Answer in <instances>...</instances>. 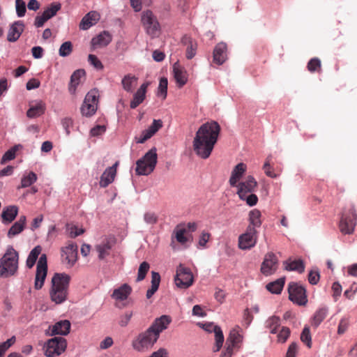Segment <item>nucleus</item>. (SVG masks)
I'll list each match as a JSON object with an SVG mask.
<instances>
[{
	"instance_id": "2eb2a0df",
	"label": "nucleus",
	"mask_w": 357,
	"mask_h": 357,
	"mask_svg": "<svg viewBox=\"0 0 357 357\" xmlns=\"http://www.w3.org/2000/svg\"><path fill=\"white\" fill-rule=\"evenodd\" d=\"M62 257L63 261L68 267H72L77 257V245L74 243H69L62 248Z\"/></svg>"
},
{
	"instance_id": "c9c22d12",
	"label": "nucleus",
	"mask_w": 357,
	"mask_h": 357,
	"mask_svg": "<svg viewBox=\"0 0 357 357\" xmlns=\"http://www.w3.org/2000/svg\"><path fill=\"white\" fill-rule=\"evenodd\" d=\"M84 75L85 71L82 69L77 70L73 73L70 77V83L69 86V91L71 93H74L75 92L76 87L79 84L81 77Z\"/></svg>"
},
{
	"instance_id": "338daca9",
	"label": "nucleus",
	"mask_w": 357,
	"mask_h": 357,
	"mask_svg": "<svg viewBox=\"0 0 357 357\" xmlns=\"http://www.w3.org/2000/svg\"><path fill=\"white\" fill-rule=\"evenodd\" d=\"M298 345L296 342H292L289 346L286 357H295L297 352Z\"/></svg>"
},
{
	"instance_id": "3c124183",
	"label": "nucleus",
	"mask_w": 357,
	"mask_h": 357,
	"mask_svg": "<svg viewBox=\"0 0 357 357\" xmlns=\"http://www.w3.org/2000/svg\"><path fill=\"white\" fill-rule=\"evenodd\" d=\"M73 51V45L70 41L63 43L59 48V55L65 57L71 54Z\"/></svg>"
},
{
	"instance_id": "5701e85b",
	"label": "nucleus",
	"mask_w": 357,
	"mask_h": 357,
	"mask_svg": "<svg viewBox=\"0 0 357 357\" xmlns=\"http://www.w3.org/2000/svg\"><path fill=\"white\" fill-rule=\"evenodd\" d=\"M100 14L96 11H90L83 17L80 23L79 29L82 30H87L93 25L96 24L100 20Z\"/></svg>"
},
{
	"instance_id": "864d4df0",
	"label": "nucleus",
	"mask_w": 357,
	"mask_h": 357,
	"mask_svg": "<svg viewBox=\"0 0 357 357\" xmlns=\"http://www.w3.org/2000/svg\"><path fill=\"white\" fill-rule=\"evenodd\" d=\"M307 69L310 72L321 70V61L317 58L312 59L307 63Z\"/></svg>"
},
{
	"instance_id": "4be33fe9",
	"label": "nucleus",
	"mask_w": 357,
	"mask_h": 357,
	"mask_svg": "<svg viewBox=\"0 0 357 357\" xmlns=\"http://www.w3.org/2000/svg\"><path fill=\"white\" fill-rule=\"evenodd\" d=\"M174 77L179 88L183 87L188 82V74L183 67L177 61L173 65Z\"/></svg>"
},
{
	"instance_id": "9d476101",
	"label": "nucleus",
	"mask_w": 357,
	"mask_h": 357,
	"mask_svg": "<svg viewBox=\"0 0 357 357\" xmlns=\"http://www.w3.org/2000/svg\"><path fill=\"white\" fill-rule=\"evenodd\" d=\"M98 91L96 89H92L88 92L80 109L83 116L91 117L96 113L98 108Z\"/></svg>"
},
{
	"instance_id": "7ed1b4c3",
	"label": "nucleus",
	"mask_w": 357,
	"mask_h": 357,
	"mask_svg": "<svg viewBox=\"0 0 357 357\" xmlns=\"http://www.w3.org/2000/svg\"><path fill=\"white\" fill-rule=\"evenodd\" d=\"M170 322L171 319L167 315L156 319L146 331L139 333L132 341L134 349L142 352L151 349L156 342L160 333L167 328Z\"/></svg>"
},
{
	"instance_id": "f03ea898",
	"label": "nucleus",
	"mask_w": 357,
	"mask_h": 357,
	"mask_svg": "<svg viewBox=\"0 0 357 357\" xmlns=\"http://www.w3.org/2000/svg\"><path fill=\"white\" fill-rule=\"evenodd\" d=\"M220 126L216 121L207 122L202 125L193 139V149L202 159L208 158L217 142Z\"/></svg>"
},
{
	"instance_id": "ea45409f",
	"label": "nucleus",
	"mask_w": 357,
	"mask_h": 357,
	"mask_svg": "<svg viewBox=\"0 0 357 357\" xmlns=\"http://www.w3.org/2000/svg\"><path fill=\"white\" fill-rule=\"evenodd\" d=\"M41 251H42V248L40 245L36 246L31 251V252L29 253L28 258L26 259V266L29 268H31L34 266V264L38 257V255L40 254Z\"/></svg>"
},
{
	"instance_id": "f257e3e1",
	"label": "nucleus",
	"mask_w": 357,
	"mask_h": 357,
	"mask_svg": "<svg viewBox=\"0 0 357 357\" xmlns=\"http://www.w3.org/2000/svg\"><path fill=\"white\" fill-rule=\"evenodd\" d=\"M220 126L216 121L207 122L202 125L193 139V149L202 159L208 158L217 142Z\"/></svg>"
},
{
	"instance_id": "4c0bfd02",
	"label": "nucleus",
	"mask_w": 357,
	"mask_h": 357,
	"mask_svg": "<svg viewBox=\"0 0 357 357\" xmlns=\"http://www.w3.org/2000/svg\"><path fill=\"white\" fill-rule=\"evenodd\" d=\"M328 308L327 307H321L319 309H318L312 319V326L317 328V326H319V324L325 319V318L326 317L327 314H328Z\"/></svg>"
},
{
	"instance_id": "4468645a",
	"label": "nucleus",
	"mask_w": 357,
	"mask_h": 357,
	"mask_svg": "<svg viewBox=\"0 0 357 357\" xmlns=\"http://www.w3.org/2000/svg\"><path fill=\"white\" fill-rule=\"evenodd\" d=\"M278 266V259L273 252H268L264 259L261 266V272L264 275L273 274Z\"/></svg>"
},
{
	"instance_id": "dca6fc26",
	"label": "nucleus",
	"mask_w": 357,
	"mask_h": 357,
	"mask_svg": "<svg viewBox=\"0 0 357 357\" xmlns=\"http://www.w3.org/2000/svg\"><path fill=\"white\" fill-rule=\"evenodd\" d=\"M70 276L66 273H56L52 278V290H67L69 287Z\"/></svg>"
},
{
	"instance_id": "0eeeda50",
	"label": "nucleus",
	"mask_w": 357,
	"mask_h": 357,
	"mask_svg": "<svg viewBox=\"0 0 357 357\" xmlns=\"http://www.w3.org/2000/svg\"><path fill=\"white\" fill-rule=\"evenodd\" d=\"M357 214L354 206L344 208L340 222L339 229L343 234H351L356 225Z\"/></svg>"
},
{
	"instance_id": "1a4fd4ad",
	"label": "nucleus",
	"mask_w": 357,
	"mask_h": 357,
	"mask_svg": "<svg viewBox=\"0 0 357 357\" xmlns=\"http://www.w3.org/2000/svg\"><path fill=\"white\" fill-rule=\"evenodd\" d=\"M67 347V341L62 337H54L48 340L45 346V355L47 357L60 356Z\"/></svg>"
},
{
	"instance_id": "bf43d9fd",
	"label": "nucleus",
	"mask_w": 357,
	"mask_h": 357,
	"mask_svg": "<svg viewBox=\"0 0 357 357\" xmlns=\"http://www.w3.org/2000/svg\"><path fill=\"white\" fill-rule=\"evenodd\" d=\"M290 335V330L287 327H282L280 330L278 337V341L281 342H284L288 339L289 336Z\"/></svg>"
},
{
	"instance_id": "aec40b11",
	"label": "nucleus",
	"mask_w": 357,
	"mask_h": 357,
	"mask_svg": "<svg viewBox=\"0 0 357 357\" xmlns=\"http://www.w3.org/2000/svg\"><path fill=\"white\" fill-rule=\"evenodd\" d=\"M119 162H116L112 167L107 168L100 176L99 182L101 188H106L109 184L112 183L116 174V168Z\"/></svg>"
},
{
	"instance_id": "0e129e2a",
	"label": "nucleus",
	"mask_w": 357,
	"mask_h": 357,
	"mask_svg": "<svg viewBox=\"0 0 357 357\" xmlns=\"http://www.w3.org/2000/svg\"><path fill=\"white\" fill-rule=\"evenodd\" d=\"M105 130L106 127L105 126H96L91 130L90 133L91 136L96 137L102 135Z\"/></svg>"
},
{
	"instance_id": "9b49d317",
	"label": "nucleus",
	"mask_w": 357,
	"mask_h": 357,
	"mask_svg": "<svg viewBox=\"0 0 357 357\" xmlns=\"http://www.w3.org/2000/svg\"><path fill=\"white\" fill-rule=\"evenodd\" d=\"M175 284L178 288L187 289L193 282V275L190 268L180 264L176 268L174 278Z\"/></svg>"
},
{
	"instance_id": "6ab92c4d",
	"label": "nucleus",
	"mask_w": 357,
	"mask_h": 357,
	"mask_svg": "<svg viewBox=\"0 0 357 357\" xmlns=\"http://www.w3.org/2000/svg\"><path fill=\"white\" fill-rule=\"evenodd\" d=\"M70 322L68 320H61L49 326L47 334L51 336L56 335H66L70 330Z\"/></svg>"
},
{
	"instance_id": "49530a36",
	"label": "nucleus",
	"mask_w": 357,
	"mask_h": 357,
	"mask_svg": "<svg viewBox=\"0 0 357 357\" xmlns=\"http://www.w3.org/2000/svg\"><path fill=\"white\" fill-rule=\"evenodd\" d=\"M285 282V278H280L275 281L269 282L266 284V290H282Z\"/></svg>"
},
{
	"instance_id": "a18cd8bd",
	"label": "nucleus",
	"mask_w": 357,
	"mask_h": 357,
	"mask_svg": "<svg viewBox=\"0 0 357 357\" xmlns=\"http://www.w3.org/2000/svg\"><path fill=\"white\" fill-rule=\"evenodd\" d=\"M22 148V146L18 144L14 146L10 149L8 150L4 155H3L1 158V163H4L7 161L11 160L15 158V153L16 152Z\"/></svg>"
},
{
	"instance_id": "39448f33",
	"label": "nucleus",
	"mask_w": 357,
	"mask_h": 357,
	"mask_svg": "<svg viewBox=\"0 0 357 357\" xmlns=\"http://www.w3.org/2000/svg\"><path fill=\"white\" fill-rule=\"evenodd\" d=\"M257 186V182L252 176H248L245 181L236 184L238 188L237 195L241 200L246 202V204L252 206L257 204L258 197L252 192Z\"/></svg>"
},
{
	"instance_id": "f8f14e48",
	"label": "nucleus",
	"mask_w": 357,
	"mask_h": 357,
	"mask_svg": "<svg viewBox=\"0 0 357 357\" xmlns=\"http://www.w3.org/2000/svg\"><path fill=\"white\" fill-rule=\"evenodd\" d=\"M47 273V256L42 254L36 266V273L35 278L34 286L36 289H41L43 286L44 281Z\"/></svg>"
},
{
	"instance_id": "37998d69",
	"label": "nucleus",
	"mask_w": 357,
	"mask_h": 357,
	"mask_svg": "<svg viewBox=\"0 0 357 357\" xmlns=\"http://www.w3.org/2000/svg\"><path fill=\"white\" fill-rule=\"evenodd\" d=\"M280 319L278 317L273 316L266 321V327L270 329L271 333H276L278 327L280 326Z\"/></svg>"
},
{
	"instance_id": "69168bd1",
	"label": "nucleus",
	"mask_w": 357,
	"mask_h": 357,
	"mask_svg": "<svg viewBox=\"0 0 357 357\" xmlns=\"http://www.w3.org/2000/svg\"><path fill=\"white\" fill-rule=\"evenodd\" d=\"M185 229H178L176 233V240L181 243H185L187 241V238L184 236Z\"/></svg>"
},
{
	"instance_id": "b1692460",
	"label": "nucleus",
	"mask_w": 357,
	"mask_h": 357,
	"mask_svg": "<svg viewBox=\"0 0 357 357\" xmlns=\"http://www.w3.org/2000/svg\"><path fill=\"white\" fill-rule=\"evenodd\" d=\"M130 291H113L112 298L114 301V305L119 308H123L128 306L131 300L129 298Z\"/></svg>"
},
{
	"instance_id": "a19ab883",
	"label": "nucleus",
	"mask_w": 357,
	"mask_h": 357,
	"mask_svg": "<svg viewBox=\"0 0 357 357\" xmlns=\"http://www.w3.org/2000/svg\"><path fill=\"white\" fill-rule=\"evenodd\" d=\"M261 212L258 209L252 210L249 213V221L251 227H259L261 225Z\"/></svg>"
},
{
	"instance_id": "c03bdc74",
	"label": "nucleus",
	"mask_w": 357,
	"mask_h": 357,
	"mask_svg": "<svg viewBox=\"0 0 357 357\" xmlns=\"http://www.w3.org/2000/svg\"><path fill=\"white\" fill-rule=\"evenodd\" d=\"M61 4L58 2H54L50 4V7L47 8L43 13L47 17V18L50 19L61 9Z\"/></svg>"
},
{
	"instance_id": "de8ad7c7",
	"label": "nucleus",
	"mask_w": 357,
	"mask_h": 357,
	"mask_svg": "<svg viewBox=\"0 0 357 357\" xmlns=\"http://www.w3.org/2000/svg\"><path fill=\"white\" fill-rule=\"evenodd\" d=\"M66 291H51V300L56 304H60L66 301L67 298Z\"/></svg>"
},
{
	"instance_id": "6e6552de",
	"label": "nucleus",
	"mask_w": 357,
	"mask_h": 357,
	"mask_svg": "<svg viewBox=\"0 0 357 357\" xmlns=\"http://www.w3.org/2000/svg\"><path fill=\"white\" fill-rule=\"evenodd\" d=\"M156 163V149L153 148L137 162L136 172L139 175H148L153 171Z\"/></svg>"
},
{
	"instance_id": "423d86ee",
	"label": "nucleus",
	"mask_w": 357,
	"mask_h": 357,
	"mask_svg": "<svg viewBox=\"0 0 357 357\" xmlns=\"http://www.w3.org/2000/svg\"><path fill=\"white\" fill-rule=\"evenodd\" d=\"M141 24L146 34L152 38L158 37L161 27L159 21L155 14L151 10H145L141 14Z\"/></svg>"
},
{
	"instance_id": "c85d7f7f",
	"label": "nucleus",
	"mask_w": 357,
	"mask_h": 357,
	"mask_svg": "<svg viewBox=\"0 0 357 357\" xmlns=\"http://www.w3.org/2000/svg\"><path fill=\"white\" fill-rule=\"evenodd\" d=\"M112 40L110 34L107 31L100 33L91 40V46L93 49L107 46Z\"/></svg>"
},
{
	"instance_id": "09e8293b",
	"label": "nucleus",
	"mask_w": 357,
	"mask_h": 357,
	"mask_svg": "<svg viewBox=\"0 0 357 357\" xmlns=\"http://www.w3.org/2000/svg\"><path fill=\"white\" fill-rule=\"evenodd\" d=\"M150 266L148 262L143 261L139 267L137 281H141L146 277V273L149 270Z\"/></svg>"
},
{
	"instance_id": "f3484780",
	"label": "nucleus",
	"mask_w": 357,
	"mask_h": 357,
	"mask_svg": "<svg viewBox=\"0 0 357 357\" xmlns=\"http://www.w3.org/2000/svg\"><path fill=\"white\" fill-rule=\"evenodd\" d=\"M202 326L205 331L209 333L214 332L215 343L213 351H218L221 349L224 342V335L221 328L219 326L214 325L213 323L205 324Z\"/></svg>"
},
{
	"instance_id": "680f3d73",
	"label": "nucleus",
	"mask_w": 357,
	"mask_h": 357,
	"mask_svg": "<svg viewBox=\"0 0 357 357\" xmlns=\"http://www.w3.org/2000/svg\"><path fill=\"white\" fill-rule=\"evenodd\" d=\"M252 319L253 316L250 312L249 309L246 308L243 312V326L248 327L252 322Z\"/></svg>"
},
{
	"instance_id": "603ef678",
	"label": "nucleus",
	"mask_w": 357,
	"mask_h": 357,
	"mask_svg": "<svg viewBox=\"0 0 357 357\" xmlns=\"http://www.w3.org/2000/svg\"><path fill=\"white\" fill-rule=\"evenodd\" d=\"M167 79L162 77L160 80L158 95L162 96L163 99H165L167 93Z\"/></svg>"
},
{
	"instance_id": "5fc2aeb1",
	"label": "nucleus",
	"mask_w": 357,
	"mask_h": 357,
	"mask_svg": "<svg viewBox=\"0 0 357 357\" xmlns=\"http://www.w3.org/2000/svg\"><path fill=\"white\" fill-rule=\"evenodd\" d=\"M160 282V275L158 273L151 272V286L149 290H158Z\"/></svg>"
},
{
	"instance_id": "8fccbe9b",
	"label": "nucleus",
	"mask_w": 357,
	"mask_h": 357,
	"mask_svg": "<svg viewBox=\"0 0 357 357\" xmlns=\"http://www.w3.org/2000/svg\"><path fill=\"white\" fill-rule=\"evenodd\" d=\"M301 340L306 344L308 348L312 347V337L308 327H305L301 335Z\"/></svg>"
},
{
	"instance_id": "412c9836",
	"label": "nucleus",
	"mask_w": 357,
	"mask_h": 357,
	"mask_svg": "<svg viewBox=\"0 0 357 357\" xmlns=\"http://www.w3.org/2000/svg\"><path fill=\"white\" fill-rule=\"evenodd\" d=\"M246 171L247 165L245 163L240 162L237 164L231 171L229 180V185L231 187L236 186V184L245 174Z\"/></svg>"
},
{
	"instance_id": "79ce46f5",
	"label": "nucleus",
	"mask_w": 357,
	"mask_h": 357,
	"mask_svg": "<svg viewBox=\"0 0 357 357\" xmlns=\"http://www.w3.org/2000/svg\"><path fill=\"white\" fill-rule=\"evenodd\" d=\"M37 180L36 174L30 172L26 176H24L21 180L20 188H24L31 186Z\"/></svg>"
},
{
	"instance_id": "a211bd4d",
	"label": "nucleus",
	"mask_w": 357,
	"mask_h": 357,
	"mask_svg": "<svg viewBox=\"0 0 357 357\" xmlns=\"http://www.w3.org/2000/svg\"><path fill=\"white\" fill-rule=\"evenodd\" d=\"M227 59V45L225 43H218L213 52V62L217 65H222Z\"/></svg>"
},
{
	"instance_id": "c756f323",
	"label": "nucleus",
	"mask_w": 357,
	"mask_h": 357,
	"mask_svg": "<svg viewBox=\"0 0 357 357\" xmlns=\"http://www.w3.org/2000/svg\"><path fill=\"white\" fill-rule=\"evenodd\" d=\"M18 213V208L16 206H9L3 208L1 213V218L4 223H10L16 218Z\"/></svg>"
},
{
	"instance_id": "58836bf2",
	"label": "nucleus",
	"mask_w": 357,
	"mask_h": 357,
	"mask_svg": "<svg viewBox=\"0 0 357 357\" xmlns=\"http://www.w3.org/2000/svg\"><path fill=\"white\" fill-rule=\"evenodd\" d=\"M112 247V242L106 239L101 244L96 246V249L98 252V258L100 259H103L106 256L109 255V251L111 250Z\"/></svg>"
},
{
	"instance_id": "a878e982",
	"label": "nucleus",
	"mask_w": 357,
	"mask_h": 357,
	"mask_svg": "<svg viewBox=\"0 0 357 357\" xmlns=\"http://www.w3.org/2000/svg\"><path fill=\"white\" fill-rule=\"evenodd\" d=\"M24 25L22 21L13 23L8 33L7 39L10 42L16 41L24 31Z\"/></svg>"
},
{
	"instance_id": "e433bc0d",
	"label": "nucleus",
	"mask_w": 357,
	"mask_h": 357,
	"mask_svg": "<svg viewBox=\"0 0 357 357\" xmlns=\"http://www.w3.org/2000/svg\"><path fill=\"white\" fill-rule=\"evenodd\" d=\"M45 110V105L40 101L36 105L31 107L26 112V116L29 118H36L44 114Z\"/></svg>"
},
{
	"instance_id": "2f4dec72",
	"label": "nucleus",
	"mask_w": 357,
	"mask_h": 357,
	"mask_svg": "<svg viewBox=\"0 0 357 357\" xmlns=\"http://www.w3.org/2000/svg\"><path fill=\"white\" fill-rule=\"evenodd\" d=\"M240 331L239 326L233 328L229 333L226 343L234 347H238V344L243 340V335L240 333Z\"/></svg>"
},
{
	"instance_id": "13d9d810",
	"label": "nucleus",
	"mask_w": 357,
	"mask_h": 357,
	"mask_svg": "<svg viewBox=\"0 0 357 357\" xmlns=\"http://www.w3.org/2000/svg\"><path fill=\"white\" fill-rule=\"evenodd\" d=\"M132 316V313L131 312H127L125 314H122L119 317V326L121 327L126 326L128 324V323L130 322Z\"/></svg>"
},
{
	"instance_id": "7c9ffc66",
	"label": "nucleus",
	"mask_w": 357,
	"mask_h": 357,
	"mask_svg": "<svg viewBox=\"0 0 357 357\" xmlns=\"http://www.w3.org/2000/svg\"><path fill=\"white\" fill-rule=\"evenodd\" d=\"M26 218L25 215H21L19 220L14 223V225L9 229L8 231V236L11 238L15 235L21 233L25 226Z\"/></svg>"
},
{
	"instance_id": "e2e57ef3",
	"label": "nucleus",
	"mask_w": 357,
	"mask_h": 357,
	"mask_svg": "<svg viewBox=\"0 0 357 357\" xmlns=\"http://www.w3.org/2000/svg\"><path fill=\"white\" fill-rule=\"evenodd\" d=\"M89 61L97 69H102L103 65L98 57L94 54L89 55Z\"/></svg>"
},
{
	"instance_id": "4d7b16f0",
	"label": "nucleus",
	"mask_w": 357,
	"mask_h": 357,
	"mask_svg": "<svg viewBox=\"0 0 357 357\" xmlns=\"http://www.w3.org/2000/svg\"><path fill=\"white\" fill-rule=\"evenodd\" d=\"M16 12L19 17H23L26 13V4L22 0H16Z\"/></svg>"
},
{
	"instance_id": "f704fd0d",
	"label": "nucleus",
	"mask_w": 357,
	"mask_h": 357,
	"mask_svg": "<svg viewBox=\"0 0 357 357\" xmlns=\"http://www.w3.org/2000/svg\"><path fill=\"white\" fill-rule=\"evenodd\" d=\"M121 83L125 91L132 92L137 84V77L135 75H127L123 78Z\"/></svg>"
},
{
	"instance_id": "393cba45",
	"label": "nucleus",
	"mask_w": 357,
	"mask_h": 357,
	"mask_svg": "<svg viewBox=\"0 0 357 357\" xmlns=\"http://www.w3.org/2000/svg\"><path fill=\"white\" fill-rule=\"evenodd\" d=\"M162 127V121L160 119H154L152 124L142 133V137L137 140V143H144L155 135Z\"/></svg>"
},
{
	"instance_id": "6e6d98bb",
	"label": "nucleus",
	"mask_w": 357,
	"mask_h": 357,
	"mask_svg": "<svg viewBox=\"0 0 357 357\" xmlns=\"http://www.w3.org/2000/svg\"><path fill=\"white\" fill-rule=\"evenodd\" d=\"M349 325V321L347 318H342L339 323L338 327H337V333L339 335L344 334Z\"/></svg>"
},
{
	"instance_id": "20e7f679",
	"label": "nucleus",
	"mask_w": 357,
	"mask_h": 357,
	"mask_svg": "<svg viewBox=\"0 0 357 357\" xmlns=\"http://www.w3.org/2000/svg\"><path fill=\"white\" fill-rule=\"evenodd\" d=\"M19 254L12 247L7 248L6 252L0 259V277L9 278L17 272Z\"/></svg>"
},
{
	"instance_id": "ddd939ff",
	"label": "nucleus",
	"mask_w": 357,
	"mask_h": 357,
	"mask_svg": "<svg viewBox=\"0 0 357 357\" xmlns=\"http://www.w3.org/2000/svg\"><path fill=\"white\" fill-rule=\"evenodd\" d=\"M257 231L255 228L248 225L245 233L238 238V246L242 250L249 249L256 244Z\"/></svg>"
},
{
	"instance_id": "72a5a7b5",
	"label": "nucleus",
	"mask_w": 357,
	"mask_h": 357,
	"mask_svg": "<svg viewBox=\"0 0 357 357\" xmlns=\"http://www.w3.org/2000/svg\"><path fill=\"white\" fill-rule=\"evenodd\" d=\"M305 292L306 291H288L289 298L294 303L298 305H305L307 302Z\"/></svg>"
},
{
	"instance_id": "473e14b6",
	"label": "nucleus",
	"mask_w": 357,
	"mask_h": 357,
	"mask_svg": "<svg viewBox=\"0 0 357 357\" xmlns=\"http://www.w3.org/2000/svg\"><path fill=\"white\" fill-rule=\"evenodd\" d=\"M284 268L287 271H295L300 273L304 272L305 265L301 259L293 260L288 259L284 262Z\"/></svg>"
},
{
	"instance_id": "774afa93",
	"label": "nucleus",
	"mask_w": 357,
	"mask_h": 357,
	"mask_svg": "<svg viewBox=\"0 0 357 357\" xmlns=\"http://www.w3.org/2000/svg\"><path fill=\"white\" fill-rule=\"evenodd\" d=\"M114 344L113 340L111 337H105L100 344L101 349H107L111 347Z\"/></svg>"
},
{
	"instance_id": "bb28decb",
	"label": "nucleus",
	"mask_w": 357,
	"mask_h": 357,
	"mask_svg": "<svg viewBox=\"0 0 357 357\" xmlns=\"http://www.w3.org/2000/svg\"><path fill=\"white\" fill-rule=\"evenodd\" d=\"M149 84L148 82L142 84L139 89L134 94L133 98L130 101V105L132 109L136 108L144 100Z\"/></svg>"
},
{
	"instance_id": "cd10ccee",
	"label": "nucleus",
	"mask_w": 357,
	"mask_h": 357,
	"mask_svg": "<svg viewBox=\"0 0 357 357\" xmlns=\"http://www.w3.org/2000/svg\"><path fill=\"white\" fill-rule=\"evenodd\" d=\"M181 43L187 46L185 56L188 59H192L196 54L197 43L190 37L184 36L181 39Z\"/></svg>"
},
{
	"instance_id": "052dcab7",
	"label": "nucleus",
	"mask_w": 357,
	"mask_h": 357,
	"mask_svg": "<svg viewBox=\"0 0 357 357\" xmlns=\"http://www.w3.org/2000/svg\"><path fill=\"white\" fill-rule=\"evenodd\" d=\"M320 275L318 271L312 270L308 274V281L312 284H317Z\"/></svg>"
}]
</instances>
